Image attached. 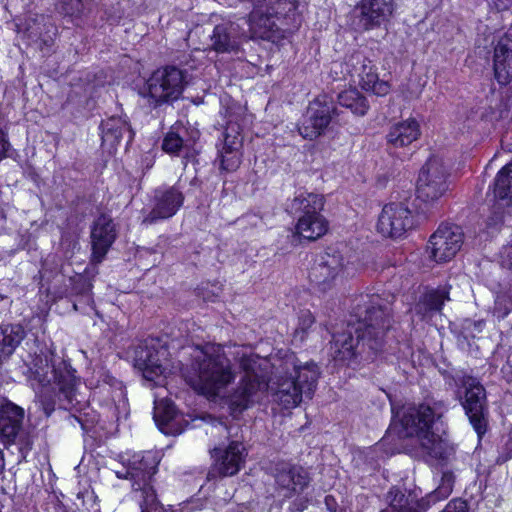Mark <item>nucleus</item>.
<instances>
[{
	"label": "nucleus",
	"mask_w": 512,
	"mask_h": 512,
	"mask_svg": "<svg viewBox=\"0 0 512 512\" xmlns=\"http://www.w3.org/2000/svg\"><path fill=\"white\" fill-rule=\"evenodd\" d=\"M352 77H358L359 84L367 91L375 95L383 96L389 92V85L385 81H379L378 74L372 61L362 53H355L349 58Z\"/></svg>",
	"instance_id": "nucleus-16"
},
{
	"label": "nucleus",
	"mask_w": 512,
	"mask_h": 512,
	"mask_svg": "<svg viewBox=\"0 0 512 512\" xmlns=\"http://www.w3.org/2000/svg\"><path fill=\"white\" fill-rule=\"evenodd\" d=\"M328 230V221L323 215L299 216L296 232L308 240L322 237Z\"/></svg>",
	"instance_id": "nucleus-31"
},
{
	"label": "nucleus",
	"mask_w": 512,
	"mask_h": 512,
	"mask_svg": "<svg viewBox=\"0 0 512 512\" xmlns=\"http://www.w3.org/2000/svg\"><path fill=\"white\" fill-rule=\"evenodd\" d=\"M92 284L86 279H79L73 286V291L77 294H82L87 297V300H91Z\"/></svg>",
	"instance_id": "nucleus-43"
},
{
	"label": "nucleus",
	"mask_w": 512,
	"mask_h": 512,
	"mask_svg": "<svg viewBox=\"0 0 512 512\" xmlns=\"http://www.w3.org/2000/svg\"><path fill=\"white\" fill-rule=\"evenodd\" d=\"M445 411L442 402L424 403L405 407L401 416L404 435L417 437L423 451L440 462L449 461L454 455V448L433 431Z\"/></svg>",
	"instance_id": "nucleus-4"
},
{
	"label": "nucleus",
	"mask_w": 512,
	"mask_h": 512,
	"mask_svg": "<svg viewBox=\"0 0 512 512\" xmlns=\"http://www.w3.org/2000/svg\"><path fill=\"white\" fill-rule=\"evenodd\" d=\"M494 74L501 85L512 82V53L494 49Z\"/></svg>",
	"instance_id": "nucleus-35"
},
{
	"label": "nucleus",
	"mask_w": 512,
	"mask_h": 512,
	"mask_svg": "<svg viewBox=\"0 0 512 512\" xmlns=\"http://www.w3.org/2000/svg\"><path fill=\"white\" fill-rule=\"evenodd\" d=\"M315 322V318L309 310H303L299 314L298 326L295 329L294 337L300 341L304 340L309 329Z\"/></svg>",
	"instance_id": "nucleus-41"
},
{
	"label": "nucleus",
	"mask_w": 512,
	"mask_h": 512,
	"mask_svg": "<svg viewBox=\"0 0 512 512\" xmlns=\"http://www.w3.org/2000/svg\"><path fill=\"white\" fill-rule=\"evenodd\" d=\"M448 297L445 291L433 290L424 294L415 306V312L422 319L430 318L434 313L439 312Z\"/></svg>",
	"instance_id": "nucleus-33"
},
{
	"label": "nucleus",
	"mask_w": 512,
	"mask_h": 512,
	"mask_svg": "<svg viewBox=\"0 0 512 512\" xmlns=\"http://www.w3.org/2000/svg\"><path fill=\"white\" fill-rule=\"evenodd\" d=\"M464 243V233L456 224H441L430 236L427 249L430 258L437 263L448 262L460 251Z\"/></svg>",
	"instance_id": "nucleus-10"
},
{
	"label": "nucleus",
	"mask_w": 512,
	"mask_h": 512,
	"mask_svg": "<svg viewBox=\"0 0 512 512\" xmlns=\"http://www.w3.org/2000/svg\"><path fill=\"white\" fill-rule=\"evenodd\" d=\"M501 265L504 268L512 270V242L502 249Z\"/></svg>",
	"instance_id": "nucleus-47"
},
{
	"label": "nucleus",
	"mask_w": 512,
	"mask_h": 512,
	"mask_svg": "<svg viewBox=\"0 0 512 512\" xmlns=\"http://www.w3.org/2000/svg\"><path fill=\"white\" fill-rule=\"evenodd\" d=\"M184 203V195L178 185L157 188L153 193L152 209L144 217L146 225L155 224L174 216Z\"/></svg>",
	"instance_id": "nucleus-14"
},
{
	"label": "nucleus",
	"mask_w": 512,
	"mask_h": 512,
	"mask_svg": "<svg viewBox=\"0 0 512 512\" xmlns=\"http://www.w3.org/2000/svg\"><path fill=\"white\" fill-rule=\"evenodd\" d=\"M456 383L465 390L462 406L470 424L478 437L481 438L486 433L488 426L485 389L477 378L470 375L458 377Z\"/></svg>",
	"instance_id": "nucleus-8"
},
{
	"label": "nucleus",
	"mask_w": 512,
	"mask_h": 512,
	"mask_svg": "<svg viewBox=\"0 0 512 512\" xmlns=\"http://www.w3.org/2000/svg\"><path fill=\"white\" fill-rule=\"evenodd\" d=\"M252 1L254 8L249 16V26L253 37L275 42L300 27L301 17L291 1L278 0L266 6L262 3L267 0Z\"/></svg>",
	"instance_id": "nucleus-6"
},
{
	"label": "nucleus",
	"mask_w": 512,
	"mask_h": 512,
	"mask_svg": "<svg viewBox=\"0 0 512 512\" xmlns=\"http://www.w3.org/2000/svg\"><path fill=\"white\" fill-rule=\"evenodd\" d=\"M117 237L116 225L107 214L96 218L91 229V244L93 263H101Z\"/></svg>",
	"instance_id": "nucleus-18"
},
{
	"label": "nucleus",
	"mask_w": 512,
	"mask_h": 512,
	"mask_svg": "<svg viewBox=\"0 0 512 512\" xmlns=\"http://www.w3.org/2000/svg\"><path fill=\"white\" fill-rule=\"evenodd\" d=\"M495 49L512 53V25L505 34L499 39Z\"/></svg>",
	"instance_id": "nucleus-45"
},
{
	"label": "nucleus",
	"mask_w": 512,
	"mask_h": 512,
	"mask_svg": "<svg viewBox=\"0 0 512 512\" xmlns=\"http://www.w3.org/2000/svg\"><path fill=\"white\" fill-rule=\"evenodd\" d=\"M175 418L176 409L171 402L167 400L155 402L154 420L163 433H170Z\"/></svg>",
	"instance_id": "nucleus-36"
},
{
	"label": "nucleus",
	"mask_w": 512,
	"mask_h": 512,
	"mask_svg": "<svg viewBox=\"0 0 512 512\" xmlns=\"http://www.w3.org/2000/svg\"><path fill=\"white\" fill-rule=\"evenodd\" d=\"M67 420H68L70 425L76 426V424H79L84 431H87V428L83 424V421H82V419L80 417L71 414V415L68 416Z\"/></svg>",
	"instance_id": "nucleus-50"
},
{
	"label": "nucleus",
	"mask_w": 512,
	"mask_h": 512,
	"mask_svg": "<svg viewBox=\"0 0 512 512\" xmlns=\"http://www.w3.org/2000/svg\"><path fill=\"white\" fill-rule=\"evenodd\" d=\"M336 107L326 96L317 98L307 108L303 120L298 127L300 135L304 139L314 140L322 135L330 124Z\"/></svg>",
	"instance_id": "nucleus-12"
},
{
	"label": "nucleus",
	"mask_w": 512,
	"mask_h": 512,
	"mask_svg": "<svg viewBox=\"0 0 512 512\" xmlns=\"http://www.w3.org/2000/svg\"><path fill=\"white\" fill-rule=\"evenodd\" d=\"M373 296L356 309V324H348V330L333 335L330 352L337 361H350L356 356L373 359L382 351L386 332L391 327L390 309Z\"/></svg>",
	"instance_id": "nucleus-2"
},
{
	"label": "nucleus",
	"mask_w": 512,
	"mask_h": 512,
	"mask_svg": "<svg viewBox=\"0 0 512 512\" xmlns=\"http://www.w3.org/2000/svg\"><path fill=\"white\" fill-rule=\"evenodd\" d=\"M388 498L390 509L381 512H426L432 505L426 496L417 499L412 495L406 496L398 489H391Z\"/></svg>",
	"instance_id": "nucleus-27"
},
{
	"label": "nucleus",
	"mask_w": 512,
	"mask_h": 512,
	"mask_svg": "<svg viewBox=\"0 0 512 512\" xmlns=\"http://www.w3.org/2000/svg\"><path fill=\"white\" fill-rule=\"evenodd\" d=\"M356 9L359 11V27L369 30L379 27L392 16L393 0H360Z\"/></svg>",
	"instance_id": "nucleus-22"
},
{
	"label": "nucleus",
	"mask_w": 512,
	"mask_h": 512,
	"mask_svg": "<svg viewBox=\"0 0 512 512\" xmlns=\"http://www.w3.org/2000/svg\"><path fill=\"white\" fill-rule=\"evenodd\" d=\"M187 135L188 130L184 126H173L163 139L162 149L172 155H180L183 152L185 159L193 157L194 150L192 147L198 137V132H194L190 137H187Z\"/></svg>",
	"instance_id": "nucleus-26"
},
{
	"label": "nucleus",
	"mask_w": 512,
	"mask_h": 512,
	"mask_svg": "<svg viewBox=\"0 0 512 512\" xmlns=\"http://www.w3.org/2000/svg\"><path fill=\"white\" fill-rule=\"evenodd\" d=\"M239 366L245 371L239 386L230 396V409L233 414L241 413L254 401L260 391L270 387L274 397L284 408L296 407L303 396L311 399L320 375L319 368L313 361L301 362L294 353L287 352L273 363L275 369L270 385L254 371L255 360L251 357L238 359Z\"/></svg>",
	"instance_id": "nucleus-1"
},
{
	"label": "nucleus",
	"mask_w": 512,
	"mask_h": 512,
	"mask_svg": "<svg viewBox=\"0 0 512 512\" xmlns=\"http://www.w3.org/2000/svg\"><path fill=\"white\" fill-rule=\"evenodd\" d=\"M242 137L240 135H230L228 132L224 135L222 148L219 149L218 158L220 168L226 172H233L241 164Z\"/></svg>",
	"instance_id": "nucleus-28"
},
{
	"label": "nucleus",
	"mask_w": 512,
	"mask_h": 512,
	"mask_svg": "<svg viewBox=\"0 0 512 512\" xmlns=\"http://www.w3.org/2000/svg\"><path fill=\"white\" fill-rule=\"evenodd\" d=\"M102 141L114 146L119 143L124 133L129 134V141L132 140L133 135L128 123L121 117L112 116L101 123Z\"/></svg>",
	"instance_id": "nucleus-32"
},
{
	"label": "nucleus",
	"mask_w": 512,
	"mask_h": 512,
	"mask_svg": "<svg viewBox=\"0 0 512 512\" xmlns=\"http://www.w3.org/2000/svg\"><path fill=\"white\" fill-rule=\"evenodd\" d=\"M149 494L143 496V492L140 494L141 499L137 500L141 512H175L171 508H166L159 501L156 493L148 492Z\"/></svg>",
	"instance_id": "nucleus-38"
},
{
	"label": "nucleus",
	"mask_w": 512,
	"mask_h": 512,
	"mask_svg": "<svg viewBox=\"0 0 512 512\" xmlns=\"http://www.w3.org/2000/svg\"><path fill=\"white\" fill-rule=\"evenodd\" d=\"M344 268V258L340 253H324L312 267L309 277L320 290L330 289Z\"/></svg>",
	"instance_id": "nucleus-17"
},
{
	"label": "nucleus",
	"mask_w": 512,
	"mask_h": 512,
	"mask_svg": "<svg viewBox=\"0 0 512 512\" xmlns=\"http://www.w3.org/2000/svg\"><path fill=\"white\" fill-rule=\"evenodd\" d=\"M109 388L112 389V395H111L112 402L115 404L117 403L118 407L120 405H122L123 408H125L126 393H125L122 383L111 376H105L104 385L102 386V389L108 391Z\"/></svg>",
	"instance_id": "nucleus-39"
},
{
	"label": "nucleus",
	"mask_w": 512,
	"mask_h": 512,
	"mask_svg": "<svg viewBox=\"0 0 512 512\" xmlns=\"http://www.w3.org/2000/svg\"><path fill=\"white\" fill-rule=\"evenodd\" d=\"M442 512H468V504L465 500L456 498L451 500Z\"/></svg>",
	"instance_id": "nucleus-46"
},
{
	"label": "nucleus",
	"mask_w": 512,
	"mask_h": 512,
	"mask_svg": "<svg viewBox=\"0 0 512 512\" xmlns=\"http://www.w3.org/2000/svg\"><path fill=\"white\" fill-rule=\"evenodd\" d=\"M274 478L277 488L286 498L302 493L310 483L309 473L303 467L290 463L277 464Z\"/></svg>",
	"instance_id": "nucleus-19"
},
{
	"label": "nucleus",
	"mask_w": 512,
	"mask_h": 512,
	"mask_svg": "<svg viewBox=\"0 0 512 512\" xmlns=\"http://www.w3.org/2000/svg\"><path fill=\"white\" fill-rule=\"evenodd\" d=\"M27 378L34 390L51 388L58 390L60 407L71 410L81 404L77 394L75 370L65 361L50 363L46 357L36 356L29 367Z\"/></svg>",
	"instance_id": "nucleus-5"
},
{
	"label": "nucleus",
	"mask_w": 512,
	"mask_h": 512,
	"mask_svg": "<svg viewBox=\"0 0 512 512\" xmlns=\"http://www.w3.org/2000/svg\"><path fill=\"white\" fill-rule=\"evenodd\" d=\"M24 410L20 406L5 402L0 407V437L8 444L23 436Z\"/></svg>",
	"instance_id": "nucleus-24"
},
{
	"label": "nucleus",
	"mask_w": 512,
	"mask_h": 512,
	"mask_svg": "<svg viewBox=\"0 0 512 512\" xmlns=\"http://www.w3.org/2000/svg\"><path fill=\"white\" fill-rule=\"evenodd\" d=\"M512 311V296L500 294L495 299L493 315L498 320L504 319Z\"/></svg>",
	"instance_id": "nucleus-42"
},
{
	"label": "nucleus",
	"mask_w": 512,
	"mask_h": 512,
	"mask_svg": "<svg viewBox=\"0 0 512 512\" xmlns=\"http://www.w3.org/2000/svg\"><path fill=\"white\" fill-rule=\"evenodd\" d=\"M215 428L218 429V430L227 431V427L223 423H221V422H217V424L215 425Z\"/></svg>",
	"instance_id": "nucleus-52"
},
{
	"label": "nucleus",
	"mask_w": 512,
	"mask_h": 512,
	"mask_svg": "<svg viewBox=\"0 0 512 512\" xmlns=\"http://www.w3.org/2000/svg\"><path fill=\"white\" fill-rule=\"evenodd\" d=\"M190 357V363L182 368V377L195 392L216 397L234 382L236 373L220 346H196Z\"/></svg>",
	"instance_id": "nucleus-3"
},
{
	"label": "nucleus",
	"mask_w": 512,
	"mask_h": 512,
	"mask_svg": "<svg viewBox=\"0 0 512 512\" xmlns=\"http://www.w3.org/2000/svg\"><path fill=\"white\" fill-rule=\"evenodd\" d=\"M209 40V49L216 53L237 52L242 42V33L238 24L226 21L214 26Z\"/></svg>",
	"instance_id": "nucleus-23"
},
{
	"label": "nucleus",
	"mask_w": 512,
	"mask_h": 512,
	"mask_svg": "<svg viewBox=\"0 0 512 512\" xmlns=\"http://www.w3.org/2000/svg\"><path fill=\"white\" fill-rule=\"evenodd\" d=\"M26 337V331L20 324L0 326V362L8 359Z\"/></svg>",
	"instance_id": "nucleus-29"
},
{
	"label": "nucleus",
	"mask_w": 512,
	"mask_h": 512,
	"mask_svg": "<svg viewBox=\"0 0 512 512\" xmlns=\"http://www.w3.org/2000/svg\"><path fill=\"white\" fill-rule=\"evenodd\" d=\"M164 354V349H158L154 344L145 341L135 348L134 366L142 372L146 380L154 381L164 373L165 369L160 358Z\"/></svg>",
	"instance_id": "nucleus-21"
},
{
	"label": "nucleus",
	"mask_w": 512,
	"mask_h": 512,
	"mask_svg": "<svg viewBox=\"0 0 512 512\" xmlns=\"http://www.w3.org/2000/svg\"><path fill=\"white\" fill-rule=\"evenodd\" d=\"M497 10H507L512 4V0H490Z\"/></svg>",
	"instance_id": "nucleus-49"
},
{
	"label": "nucleus",
	"mask_w": 512,
	"mask_h": 512,
	"mask_svg": "<svg viewBox=\"0 0 512 512\" xmlns=\"http://www.w3.org/2000/svg\"><path fill=\"white\" fill-rule=\"evenodd\" d=\"M420 135V125L415 119H407L394 124L386 135L390 153L397 154L398 149L409 147Z\"/></svg>",
	"instance_id": "nucleus-25"
},
{
	"label": "nucleus",
	"mask_w": 512,
	"mask_h": 512,
	"mask_svg": "<svg viewBox=\"0 0 512 512\" xmlns=\"http://www.w3.org/2000/svg\"><path fill=\"white\" fill-rule=\"evenodd\" d=\"M4 505L0 502V512H3Z\"/></svg>",
	"instance_id": "nucleus-53"
},
{
	"label": "nucleus",
	"mask_w": 512,
	"mask_h": 512,
	"mask_svg": "<svg viewBox=\"0 0 512 512\" xmlns=\"http://www.w3.org/2000/svg\"><path fill=\"white\" fill-rule=\"evenodd\" d=\"M495 49L512 53V25L505 34L499 39Z\"/></svg>",
	"instance_id": "nucleus-44"
},
{
	"label": "nucleus",
	"mask_w": 512,
	"mask_h": 512,
	"mask_svg": "<svg viewBox=\"0 0 512 512\" xmlns=\"http://www.w3.org/2000/svg\"><path fill=\"white\" fill-rule=\"evenodd\" d=\"M184 85L183 72L174 66L156 70L147 81L149 95L156 103L177 100Z\"/></svg>",
	"instance_id": "nucleus-9"
},
{
	"label": "nucleus",
	"mask_w": 512,
	"mask_h": 512,
	"mask_svg": "<svg viewBox=\"0 0 512 512\" xmlns=\"http://www.w3.org/2000/svg\"><path fill=\"white\" fill-rule=\"evenodd\" d=\"M4 466H5L4 457H3L2 451L0 450V473L3 471Z\"/></svg>",
	"instance_id": "nucleus-51"
},
{
	"label": "nucleus",
	"mask_w": 512,
	"mask_h": 512,
	"mask_svg": "<svg viewBox=\"0 0 512 512\" xmlns=\"http://www.w3.org/2000/svg\"><path fill=\"white\" fill-rule=\"evenodd\" d=\"M324 203L322 195L303 192L294 197L289 208L292 213H299L300 216H316L322 215Z\"/></svg>",
	"instance_id": "nucleus-30"
},
{
	"label": "nucleus",
	"mask_w": 512,
	"mask_h": 512,
	"mask_svg": "<svg viewBox=\"0 0 512 512\" xmlns=\"http://www.w3.org/2000/svg\"><path fill=\"white\" fill-rule=\"evenodd\" d=\"M212 457L214 458V465L208 472V479L216 476H233L239 472L245 462V447L239 441H231L225 448H214Z\"/></svg>",
	"instance_id": "nucleus-15"
},
{
	"label": "nucleus",
	"mask_w": 512,
	"mask_h": 512,
	"mask_svg": "<svg viewBox=\"0 0 512 512\" xmlns=\"http://www.w3.org/2000/svg\"><path fill=\"white\" fill-rule=\"evenodd\" d=\"M414 225L412 212L403 202L386 204L378 218L377 229L385 237L399 238Z\"/></svg>",
	"instance_id": "nucleus-13"
},
{
	"label": "nucleus",
	"mask_w": 512,
	"mask_h": 512,
	"mask_svg": "<svg viewBox=\"0 0 512 512\" xmlns=\"http://www.w3.org/2000/svg\"><path fill=\"white\" fill-rule=\"evenodd\" d=\"M159 459L154 452L134 453L127 462L125 473L116 472L118 478H125L131 481L132 495L135 501L141 499L148 492L156 493L152 481L157 472Z\"/></svg>",
	"instance_id": "nucleus-7"
},
{
	"label": "nucleus",
	"mask_w": 512,
	"mask_h": 512,
	"mask_svg": "<svg viewBox=\"0 0 512 512\" xmlns=\"http://www.w3.org/2000/svg\"><path fill=\"white\" fill-rule=\"evenodd\" d=\"M10 148V143L6 138V135L0 128V160L6 157V154Z\"/></svg>",
	"instance_id": "nucleus-48"
},
{
	"label": "nucleus",
	"mask_w": 512,
	"mask_h": 512,
	"mask_svg": "<svg viewBox=\"0 0 512 512\" xmlns=\"http://www.w3.org/2000/svg\"><path fill=\"white\" fill-rule=\"evenodd\" d=\"M338 102L342 107L351 110L353 114L358 116H364L369 109L366 97L356 88H350L339 93Z\"/></svg>",
	"instance_id": "nucleus-34"
},
{
	"label": "nucleus",
	"mask_w": 512,
	"mask_h": 512,
	"mask_svg": "<svg viewBox=\"0 0 512 512\" xmlns=\"http://www.w3.org/2000/svg\"><path fill=\"white\" fill-rule=\"evenodd\" d=\"M447 172L442 162L436 158L429 159L422 167L417 182V197L425 203L438 200L446 192Z\"/></svg>",
	"instance_id": "nucleus-11"
},
{
	"label": "nucleus",
	"mask_w": 512,
	"mask_h": 512,
	"mask_svg": "<svg viewBox=\"0 0 512 512\" xmlns=\"http://www.w3.org/2000/svg\"><path fill=\"white\" fill-rule=\"evenodd\" d=\"M86 9L84 0H60L57 4V10L69 17H80Z\"/></svg>",
	"instance_id": "nucleus-40"
},
{
	"label": "nucleus",
	"mask_w": 512,
	"mask_h": 512,
	"mask_svg": "<svg viewBox=\"0 0 512 512\" xmlns=\"http://www.w3.org/2000/svg\"><path fill=\"white\" fill-rule=\"evenodd\" d=\"M454 482L455 476L453 472L443 471L439 486L433 492L426 495L431 500V504L447 498L452 493Z\"/></svg>",
	"instance_id": "nucleus-37"
},
{
	"label": "nucleus",
	"mask_w": 512,
	"mask_h": 512,
	"mask_svg": "<svg viewBox=\"0 0 512 512\" xmlns=\"http://www.w3.org/2000/svg\"><path fill=\"white\" fill-rule=\"evenodd\" d=\"M493 192L497 201L493 206L492 216L488 219L489 226L504 222V207L512 209V161L497 173Z\"/></svg>",
	"instance_id": "nucleus-20"
}]
</instances>
